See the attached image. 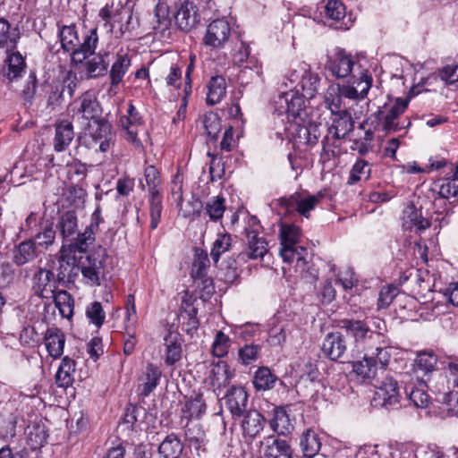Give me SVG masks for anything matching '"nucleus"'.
<instances>
[{
  "instance_id": "nucleus-25",
  "label": "nucleus",
  "mask_w": 458,
  "mask_h": 458,
  "mask_svg": "<svg viewBox=\"0 0 458 458\" xmlns=\"http://www.w3.org/2000/svg\"><path fill=\"white\" fill-rule=\"evenodd\" d=\"M408 100L397 98L394 104L390 107L388 113L384 117L383 129L386 132L397 131L400 130L395 120L406 110Z\"/></svg>"
},
{
  "instance_id": "nucleus-28",
  "label": "nucleus",
  "mask_w": 458,
  "mask_h": 458,
  "mask_svg": "<svg viewBox=\"0 0 458 458\" xmlns=\"http://www.w3.org/2000/svg\"><path fill=\"white\" fill-rule=\"evenodd\" d=\"M324 101L327 108L331 111L332 114H341L342 112L348 111L344 102V96L340 92V85H331L324 98Z\"/></svg>"
},
{
  "instance_id": "nucleus-43",
  "label": "nucleus",
  "mask_w": 458,
  "mask_h": 458,
  "mask_svg": "<svg viewBox=\"0 0 458 458\" xmlns=\"http://www.w3.org/2000/svg\"><path fill=\"white\" fill-rule=\"evenodd\" d=\"M165 342L166 345L165 362L172 366L182 358V344L176 336L171 335L165 338Z\"/></svg>"
},
{
  "instance_id": "nucleus-16",
  "label": "nucleus",
  "mask_w": 458,
  "mask_h": 458,
  "mask_svg": "<svg viewBox=\"0 0 458 458\" xmlns=\"http://www.w3.org/2000/svg\"><path fill=\"white\" fill-rule=\"evenodd\" d=\"M225 405L233 416L241 417L246 411L248 394L242 386H232L226 393Z\"/></svg>"
},
{
  "instance_id": "nucleus-36",
  "label": "nucleus",
  "mask_w": 458,
  "mask_h": 458,
  "mask_svg": "<svg viewBox=\"0 0 458 458\" xmlns=\"http://www.w3.org/2000/svg\"><path fill=\"white\" fill-rule=\"evenodd\" d=\"M182 312L180 319L182 320V325L188 334L196 331L199 327V322L197 318L198 310L193 306L191 300L184 299L182 305Z\"/></svg>"
},
{
  "instance_id": "nucleus-21",
  "label": "nucleus",
  "mask_w": 458,
  "mask_h": 458,
  "mask_svg": "<svg viewBox=\"0 0 458 458\" xmlns=\"http://www.w3.org/2000/svg\"><path fill=\"white\" fill-rule=\"evenodd\" d=\"M335 115V117L333 119V123L329 128V133L335 139H344L353 130L354 122L349 111Z\"/></svg>"
},
{
  "instance_id": "nucleus-11",
  "label": "nucleus",
  "mask_w": 458,
  "mask_h": 458,
  "mask_svg": "<svg viewBox=\"0 0 458 458\" xmlns=\"http://www.w3.org/2000/svg\"><path fill=\"white\" fill-rule=\"evenodd\" d=\"M56 279L58 282L73 281L80 267L75 266V255L72 248L63 245L59 251Z\"/></svg>"
},
{
  "instance_id": "nucleus-33",
  "label": "nucleus",
  "mask_w": 458,
  "mask_h": 458,
  "mask_svg": "<svg viewBox=\"0 0 458 458\" xmlns=\"http://www.w3.org/2000/svg\"><path fill=\"white\" fill-rule=\"evenodd\" d=\"M19 415L17 409L13 404L7 403L3 407L0 411V426L4 429L6 435L15 436Z\"/></svg>"
},
{
  "instance_id": "nucleus-14",
  "label": "nucleus",
  "mask_w": 458,
  "mask_h": 458,
  "mask_svg": "<svg viewBox=\"0 0 458 458\" xmlns=\"http://www.w3.org/2000/svg\"><path fill=\"white\" fill-rule=\"evenodd\" d=\"M33 288L41 298H51L55 291V275L53 267L39 268L33 276Z\"/></svg>"
},
{
  "instance_id": "nucleus-61",
  "label": "nucleus",
  "mask_w": 458,
  "mask_h": 458,
  "mask_svg": "<svg viewBox=\"0 0 458 458\" xmlns=\"http://www.w3.org/2000/svg\"><path fill=\"white\" fill-rule=\"evenodd\" d=\"M325 10L327 16L334 21H339L345 13L344 4L338 0H328Z\"/></svg>"
},
{
  "instance_id": "nucleus-7",
  "label": "nucleus",
  "mask_w": 458,
  "mask_h": 458,
  "mask_svg": "<svg viewBox=\"0 0 458 458\" xmlns=\"http://www.w3.org/2000/svg\"><path fill=\"white\" fill-rule=\"evenodd\" d=\"M325 194L321 191L314 195L296 192L288 198L280 199L279 204L281 207L284 208L287 212L296 211L301 216L308 218L310 217V211L321 202Z\"/></svg>"
},
{
  "instance_id": "nucleus-15",
  "label": "nucleus",
  "mask_w": 458,
  "mask_h": 458,
  "mask_svg": "<svg viewBox=\"0 0 458 458\" xmlns=\"http://www.w3.org/2000/svg\"><path fill=\"white\" fill-rule=\"evenodd\" d=\"M177 29H194L199 23L197 6L190 1H184L174 14Z\"/></svg>"
},
{
  "instance_id": "nucleus-30",
  "label": "nucleus",
  "mask_w": 458,
  "mask_h": 458,
  "mask_svg": "<svg viewBox=\"0 0 458 458\" xmlns=\"http://www.w3.org/2000/svg\"><path fill=\"white\" fill-rule=\"evenodd\" d=\"M161 370L155 365L149 363L147 365L145 372L141 377L142 383L140 385V394L148 396L158 385L161 377Z\"/></svg>"
},
{
  "instance_id": "nucleus-29",
  "label": "nucleus",
  "mask_w": 458,
  "mask_h": 458,
  "mask_svg": "<svg viewBox=\"0 0 458 458\" xmlns=\"http://www.w3.org/2000/svg\"><path fill=\"white\" fill-rule=\"evenodd\" d=\"M75 361L68 356L63 358L55 375V383L60 387H68L73 382Z\"/></svg>"
},
{
  "instance_id": "nucleus-23",
  "label": "nucleus",
  "mask_w": 458,
  "mask_h": 458,
  "mask_svg": "<svg viewBox=\"0 0 458 458\" xmlns=\"http://www.w3.org/2000/svg\"><path fill=\"white\" fill-rule=\"evenodd\" d=\"M233 372L225 361H218L214 364L210 371V383L215 389L227 386L233 377Z\"/></svg>"
},
{
  "instance_id": "nucleus-53",
  "label": "nucleus",
  "mask_w": 458,
  "mask_h": 458,
  "mask_svg": "<svg viewBox=\"0 0 458 458\" xmlns=\"http://www.w3.org/2000/svg\"><path fill=\"white\" fill-rule=\"evenodd\" d=\"M231 30H207L203 41L206 46L217 48L222 47L228 40Z\"/></svg>"
},
{
  "instance_id": "nucleus-20",
  "label": "nucleus",
  "mask_w": 458,
  "mask_h": 458,
  "mask_svg": "<svg viewBox=\"0 0 458 458\" xmlns=\"http://www.w3.org/2000/svg\"><path fill=\"white\" fill-rule=\"evenodd\" d=\"M264 455L266 458H293V450L285 440L271 436L266 439Z\"/></svg>"
},
{
  "instance_id": "nucleus-12",
  "label": "nucleus",
  "mask_w": 458,
  "mask_h": 458,
  "mask_svg": "<svg viewBox=\"0 0 458 458\" xmlns=\"http://www.w3.org/2000/svg\"><path fill=\"white\" fill-rule=\"evenodd\" d=\"M321 351L331 360H340L347 351L344 335L340 332L327 334L323 340Z\"/></svg>"
},
{
  "instance_id": "nucleus-37",
  "label": "nucleus",
  "mask_w": 458,
  "mask_h": 458,
  "mask_svg": "<svg viewBox=\"0 0 458 458\" xmlns=\"http://www.w3.org/2000/svg\"><path fill=\"white\" fill-rule=\"evenodd\" d=\"M226 93L225 79L223 76H213L208 83L207 96L208 105L213 106L219 103Z\"/></svg>"
},
{
  "instance_id": "nucleus-54",
  "label": "nucleus",
  "mask_w": 458,
  "mask_h": 458,
  "mask_svg": "<svg viewBox=\"0 0 458 458\" xmlns=\"http://www.w3.org/2000/svg\"><path fill=\"white\" fill-rule=\"evenodd\" d=\"M202 123L208 136L211 140L216 139L221 130V121L218 115L213 112H209L204 115Z\"/></svg>"
},
{
  "instance_id": "nucleus-19",
  "label": "nucleus",
  "mask_w": 458,
  "mask_h": 458,
  "mask_svg": "<svg viewBox=\"0 0 458 458\" xmlns=\"http://www.w3.org/2000/svg\"><path fill=\"white\" fill-rule=\"evenodd\" d=\"M45 344L48 354L53 359L62 356L65 344V335L64 332L57 327H50L45 334Z\"/></svg>"
},
{
  "instance_id": "nucleus-45",
  "label": "nucleus",
  "mask_w": 458,
  "mask_h": 458,
  "mask_svg": "<svg viewBox=\"0 0 458 458\" xmlns=\"http://www.w3.org/2000/svg\"><path fill=\"white\" fill-rule=\"evenodd\" d=\"M148 209L150 217V228L154 230L158 226L161 220L163 211L161 194H157L154 192L152 195H149Z\"/></svg>"
},
{
  "instance_id": "nucleus-56",
  "label": "nucleus",
  "mask_w": 458,
  "mask_h": 458,
  "mask_svg": "<svg viewBox=\"0 0 458 458\" xmlns=\"http://www.w3.org/2000/svg\"><path fill=\"white\" fill-rule=\"evenodd\" d=\"M144 177L148 186L149 195L154 192L160 194L158 186L160 184L159 172L154 165H148L144 170Z\"/></svg>"
},
{
  "instance_id": "nucleus-18",
  "label": "nucleus",
  "mask_w": 458,
  "mask_h": 458,
  "mask_svg": "<svg viewBox=\"0 0 458 458\" xmlns=\"http://www.w3.org/2000/svg\"><path fill=\"white\" fill-rule=\"evenodd\" d=\"M40 251L35 240L27 239L15 246L13 251V261L16 266H23L38 257Z\"/></svg>"
},
{
  "instance_id": "nucleus-32",
  "label": "nucleus",
  "mask_w": 458,
  "mask_h": 458,
  "mask_svg": "<svg viewBox=\"0 0 458 458\" xmlns=\"http://www.w3.org/2000/svg\"><path fill=\"white\" fill-rule=\"evenodd\" d=\"M55 307L63 318H71L73 315L74 301L72 295L65 290L55 291L51 294Z\"/></svg>"
},
{
  "instance_id": "nucleus-3",
  "label": "nucleus",
  "mask_w": 458,
  "mask_h": 458,
  "mask_svg": "<svg viewBox=\"0 0 458 458\" xmlns=\"http://www.w3.org/2000/svg\"><path fill=\"white\" fill-rule=\"evenodd\" d=\"M301 235V233L299 226L282 224L279 231L281 244L279 253L284 262L292 263L296 260L297 267L304 270L306 266L304 253H306V249L297 246Z\"/></svg>"
},
{
  "instance_id": "nucleus-63",
  "label": "nucleus",
  "mask_w": 458,
  "mask_h": 458,
  "mask_svg": "<svg viewBox=\"0 0 458 458\" xmlns=\"http://www.w3.org/2000/svg\"><path fill=\"white\" fill-rule=\"evenodd\" d=\"M18 30H0V48L13 49L20 36Z\"/></svg>"
},
{
  "instance_id": "nucleus-49",
  "label": "nucleus",
  "mask_w": 458,
  "mask_h": 458,
  "mask_svg": "<svg viewBox=\"0 0 458 458\" xmlns=\"http://www.w3.org/2000/svg\"><path fill=\"white\" fill-rule=\"evenodd\" d=\"M225 210V199L223 197L217 196L207 201L204 211L210 220L217 221L223 217Z\"/></svg>"
},
{
  "instance_id": "nucleus-60",
  "label": "nucleus",
  "mask_w": 458,
  "mask_h": 458,
  "mask_svg": "<svg viewBox=\"0 0 458 458\" xmlns=\"http://www.w3.org/2000/svg\"><path fill=\"white\" fill-rule=\"evenodd\" d=\"M398 293V288L394 285L384 286L378 295V309L387 308Z\"/></svg>"
},
{
  "instance_id": "nucleus-6",
  "label": "nucleus",
  "mask_w": 458,
  "mask_h": 458,
  "mask_svg": "<svg viewBox=\"0 0 458 458\" xmlns=\"http://www.w3.org/2000/svg\"><path fill=\"white\" fill-rule=\"evenodd\" d=\"M250 227L245 228V234L248 241L247 248L237 255V259L247 262L249 259H262L267 252V242L259 235V223L255 218H250Z\"/></svg>"
},
{
  "instance_id": "nucleus-52",
  "label": "nucleus",
  "mask_w": 458,
  "mask_h": 458,
  "mask_svg": "<svg viewBox=\"0 0 458 458\" xmlns=\"http://www.w3.org/2000/svg\"><path fill=\"white\" fill-rule=\"evenodd\" d=\"M232 245V236L229 233L218 234L213 243L210 252L211 258L215 263H217L221 255L227 251Z\"/></svg>"
},
{
  "instance_id": "nucleus-1",
  "label": "nucleus",
  "mask_w": 458,
  "mask_h": 458,
  "mask_svg": "<svg viewBox=\"0 0 458 458\" xmlns=\"http://www.w3.org/2000/svg\"><path fill=\"white\" fill-rule=\"evenodd\" d=\"M338 327L353 341L358 352L372 351L377 340L384 337L387 331L386 321L376 316L364 319L344 318Z\"/></svg>"
},
{
  "instance_id": "nucleus-24",
  "label": "nucleus",
  "mask_w": 458,
  "mask_h": 458,
  "mask_svg": "<svg viewBox=\"0 0 458 458\" xmlns=\"http://www.w3.org/2000/svg\"><path fill=\"white\" fill-rule=\"evenodd\" d=\"M264 418L256 410L247 411L242 421V428L244 436L254 438L258 436L264 427Z\"/></svg>"
},
{
  "instance_id": "nucleus-8",
  "label": "nucleus",
  "mask_w": 458,
  "mask_h": 458,
  "mask_svg": "<svg viewBox=\"0 0 458 458\" xmlns=\"http://www.w3.org/2000/svg\"><path fill=\"white\" fill-rule=\"evenodd\" d=\"M354 66V59L351 53L336 47L327 55L326 70L335 79H344L350 75Z\"/></svg>"
},
{
  "instance_id": "nucleus-5",
  "label": "nucleus",
  "mask_w": 458,
  "mask_h": 458,
  "mask_svg": "<svg viewBox=\"0 0 458 458\" xmlns=\"http://www.w3.org/2000/svg\"><path fill=\"white\" fill-rule=\"evenodd\" d=\"M81 127L84 130L85 141L89 148L101 152L107 151L111 140V124L105 118Z\"/></svg>"
},
{
  "instance_id": "nucleus-55",
  "label": "nucleus",
  "mask_w": 458,
  "mask_h": 458,
  "mask_svg": "<svg viewBox=\"0 0 458 458\" xmlns=\"http://www.w3.org/2000/svg\"><path fill=\"white\" fill-rule=\"evenodd\" d=\"M230 347V338L222 331H217L212 344V352L216 357L221 358L227 354Z\"/></svg>"
},
{
  "instance_id": "nucleus-26",
  "label": "nucleus",
  "mask_w": 458,
  "mask_h": 458,
  "mask_svg": "<svg viewBox=\"0 0 458 458\" xmlns=\"http://www.w3.org/2000/svg\"><path fill=\"white\" fill-rule=\"evenodd\" d=\"M300 446L303 455L307 458L315 456L321 448L318 435L312 429L305 430L300 437Z\"/></svg>"
},
{
  "instance_id": "nucleus-9",
  "label": "nucleus",
  "mask_w": 458,
  "mask_h": 458,
  "mask_svg": "<svg viewBox=\"0 0 458 458\" xmlns=\"http://www.w3.org/2000/svg\"><path fill=\"white\" fill-rule=\"evenodd\" d=\"M399 402L400 393L397 381L392 377H386L375 392L372 400L373 405L390 410L396 408Z\"/></svg>"
},
{
  "instance_id": "nucleus-48",
  "label": "nucleus",
  "mask_w": 458,
  "mask_h": 458,
  "mask_svg": "<svg viewBox=\"0 0 458 458\" xmlns=\"http://www.w3.org/2000/svg\"><path fill=\"white\" fill-rule=\"evenodd\" d=\"M371 165L364 159H358L352 165L349 183L354 184L361 180H368L370 176Z\"/></svg>"
},
{
  "instance_id": "nucleus-4",
  "label": "nucleus",
  "mask_w": 458,
  "mask_h": 458,
  "mask_svg": "<svg viewBox=\"0 0 458 458\" xmlns=\"http://www.w3.org/2000/svg\"><path fill=\"white\" fill-rule=\"evenodd\" d=\"M72 117L81 126L103 118L102 107L97 97L89 92H85L76 98L69 106Z\"/></svg>"
},
{
  "instance_id": "nucleus-51",
  "label": "nucleus",
  "mask_w": 458,
  "mask_h": 458,
  "mask_svg": "<svg viewBox=\"0 0 458 458\" xmlns=\"http://www.w3.org/2000/svg\"><path fill=\"white\" fill-rule=\"evenodd\" d=\"M7 77L9 80H13L23 72L25 68V61L22 55L19 53H13L7 57Z\"/></svg>"
},
{
  "instance_id": "nucleus-39",
  "label": "nucleus",
  "mask_w": 458,
  "mask_h": 458,
  "mask_svg": "<svg viewBox=\"0 0 458 458\" xmlns=\"http://www.w3.org/2000/svg\"><path fill=\"white\" fill-rule=\"evenodd\" d=\"M437 362V358L433 352H420L414 360V371L427 375L435 370Z\"/></svg>"
},
{
  "instance_id": "nucleus-13",
  "label": "nucleus",
  "mask_w": 458,
  "mask_h": 458,
  "mask_svg": "<svg viewBox=\"0 0 458 458\" xmlns=\"http://www.w3.org/2000/svg\"><path fill=\"white\" fill-rule=\"evenodd\" d=\"M99 16L106 21L104 26H110L111 29L118 27L119 29H135L138 27L139 19L130 11L123 10L118 13L111 15L108 6H105L99 12Z\"/></svg>"
},
{
  "instance_id": "nucleus-17",
  "label": "nucleus",
  "mask_w": 458,
  "mask_h": 458,
  "mask_svg": "<svg viewBox=\"0 0 458 458\" xmlns=\"http://www.w3.org/2000/svg\"><path fill=\"white\" fill-rule=\"evenodd\" d=\"M74 139L73 125L68 120L55 123L53 148L56 152L65 151Z\"/></svg>"
},
{
  "instance_id": "nucleus-40",
  "label": "nucleus",
  "mask_w": 458,
  "mask_h": 458,
  "mask_svg": "<svg viewBox=\"0 0 458 458\" xmlns=\"http://www.w3.org/2000/svg\"><path fill=\"white\" fill-rule=\"evenodd\" d=\"M270 426L273 430L279 435H287L293 428L289 415L284 408L275 409L274 417L270 422Z\"/></svg>"
},
{
  "instance_id": "nucleus-34",
  "label": "nucleus",
  "mask_w": 458,
  "mask_h": 458,
  "mask_svg": "<svg viewBox=\"0 0 458 458\" xmlns=\"http://www.w3.org/2000/svg\"><path fill=\"white\" fill-rule=\"evenodd\" d=\"M57 228L64 240L73 237L78 230V218L74 211L63 213L58 220Z\"/></svg>"
},
{
  "instance_id": "nucleus-44",
  "label": "nucleus",
  "mask_w": 458,
  "mask_h": 458,
  "mask_svg": "<svg viewBox=\"0 0 458 458\" xmlns=\"http://www.w3.org/2000/svg\"><path fill=\"white\" fill-rule=\"evenodd\" d=\"M209 259L207 253L201 251L195 255L191 276L194 282H198V279H201L207 276V271L209 267Z\"/></svg>"
},
{
  "instance_id": "nucleus-38",
  "label": "nucleus",
  "mask_w": 458,
  "mask_h": 458,
  "mask_svg": "<svg viewBox=\"0 0 458 458\" xmlns=\"http://www.w3.org/2000/svg\"><path fill=\"white\" fill-rule=\"evenodd\" d=\"M353 371L363 378H370L375 376L377 366L373 350L365 352L363 359L353 364Z\"/></svg>"
},
{
  "instance_id": "nucleus-57",
  "label": "nucleus",
  "mask_w": 458,
  "mask_h": 458,
  "mask_svg": "<svg viewBox=\"0 0 458 458\" xmlns=\"http://www.w3.org/2000/svg\"><path fill=\"white\" fill-rule=\"evenodd\" d=\"M86 315L89 321L97 327H100L103 325L106 318L102 305L98 301H94L87 307Z\"/></svg>"
},
{
  "instance_id": "nucleus-46",
  "label": "nucleus",
  "mask_w": 458,
  "mask_h": 458,
  "mask_svg": "<svg viewBox=\"0 0 458 458\" xmlns=\"http://www.w3.org/2000/svg\"><path fill=\"white\" fill-rule=\"evenodd\" d=\"M94 242V230L91 227H86L83 233L77 234L75 242L66 246V248H72L73 254L75 251L85 252Z\"/></svg>"
},
{
  "instance_id": "nucleus-62",
  "label": "nucleus",
  "mask_w": 458,
  "mask_h": 458,
  "mask_svg": "<svg viewBox=\"0 0 458 458\" xmlns=\"http://www.w3.org/2000/svg\"><path fill=\"white\" fill-rule=\"evenodd\" d=\"M319 78L317 74L307 73L301 78V87L303 91L309 96V98H312L314 94L317 92L319 85Z\"/></svg>"
},
{
  "instance_id": "nucleus-27",
  "label": "nucleus",
  "mask_w": 458,
  "mask_h": 458,
  "mask_svg": "<svg viewBox=\"0 0 458 458\" xmlns=\"http://www.w3.org/2000/svg\"><path fill=\"white\" fill-rule=\"evenodd\" d=\"M109 54H98L85 63V70L89 78L103 76L107 72Z\"/></svg>"
},
{
  "instance_id": "nucleus-35",
  "label": "nucleus",
  "mask_w": 458,
  "mask_h": 458,
  "mask_svg": "<svg viewBox=\"0 0 458 458\" xmlns=\"http://www.w3.org/2000/svg\"><path fill=\"white\" fill-rule=\"evenodd\" d=\"M207 410L206 400L203 396V394H195L194 397H191L188 400L184 407L182 408V412L184 413L185 418L189 420L192 419L200 418Z\"/></svg>"
},
{
  "instance_id": "nucleus-31",
  "label": "nucleus",
  "mask_w": 458,
  "mask_h": 458,
  "mask_svg": "<svg viewBox=\"0 0 458 458\" xmlns=\"http://www.w3.org/2000/svg\"><path fill=\"white\" fill-rule=\"evenodd\" d=\"M131 65V58L126 53H117L115 60L111 67L109 75L111 84L117 85L122 81Z\"/></svg>"
},
{
  "instance_id": "nucleus-64",
  "label": "nucleus",
  "mask_w": 458,
  "mask_h": 458,
  "mask_svg": "<svg viewBox=\"0 0 458 458\" xmlns=\"http://www.w3.org/2000/svg\"><path fill=\"white\" fill-rule=\"evenodd\" d=\"M439 76L441 80L447 84H454L458 81V64L453 63L445 65L440 71Z\"/></svg>"
},
{
  "instance_id": "nucleus-50",
  "label": "nucleus",
  "mask_w": 458,
  "mask_h": 458,
  "mask_svg": "<svg viewBox=\"0 0 458 458\" xmlns=\"http://www.w3.org/2000/svg\"><path fill=\"white\" fill-rule=\"evenodd\" d=\"M438 193L444 199H449L458 194V176L453 174L450 178L439 179L436 182Z\"/></svg>"
},
{
  "instance_id": "nucleus-59",
  "label": "nucleus",
  "mask_w": 458,
  "mask_h": 458,
  "mask_svg": "<svg viewBox=\"0 0 458 458\" xmlns=\"http://www.w3.org/2000/svg\"><path fill=\"white\" fill-rule=\"evenodd\" d=\"M140 412H144V409L130 404L126 410L123 419V424L126 426L127 429L133 430L136 428L138 417Z\"/></svg>"
},
{
  "instance_id": "nucleus-47",
  "label": "nucleus",
  "mask_w": 458,
  "mask_h": 458,
  "mask_svg": "<svg viewBox=\"0 0 458 458\" xmlns=\"http://www.w3.org/2000/svg\"><path fill=\"white\" fill-rule=\"evenodd\" d=\"M233 63L239 67L250 69L259 65L257 58L250 55V47L244 42H242L240 49L233 55Z\"/></svg>"
},
{
  "instance_id": "nucleus-41",
  "label": "nucleus",
  "mask_w": 458,
  "mask_h": 458,
  "mask_svg": "<svg viewBox=\"0 0 458 458\" xmlns=\"http://www.w3.org/2000/svg\"><path fill=\"white\" fill-rule=\"evenodd\" d=\"M30 239L35 240V243L38 248L47 250L55 242V230L54 229V224L47 221L42 224L40 230L31 237Z\"/></svg>"
},
{
  "instance_id": "nucleus-22",
  "label": "nucleus",
  "mask_w": 458,
  "mask_h": 458,
  "mask_svg": "<svg viewBox=\"0 0 458 458\" xmlns=\"http://www.w3.org/2000/svg\"><path fill=\"white\" fill-rule=\"evenodd\" d=\"M182 450L183 444L174 433L167 435L157 449L159 458H181Z\"/></svg>"
},
{
  "instance_id": "nucleus-42",
  "label": "nucleus",
  "mask_w": 458,
  "mask_h": 458,
  "mask_svg": "<svg viewBox=\"0 0 458 458\" xmlns=\"http://www.w3.org/2000/svg\"><path fill=\"white\" fill-rule=\"evenodd\" d=\"M277 380L267 367H260L257 369L253 378V385L258 391L272 389Z\"/></svg>"
},
{
  "instance_id": "nucleus-2",
  "label": "nucleus",
  "mask_w": 458,
  "mask_h": 458,
  "mask_svg": "<svg viewBox=\"0 0 458 458\" xmlns=\"http://www.w3.org/2000/svg\"><path fill=\"white\" fill-rule=\"evenodd\" d=\"M62 47L72 53V61L82 64L92 55L98 40L97 30H58Z\"/></svg>"
},
{
  "instance_id": "nucleus-58",
  "label": "nucleus",
  "mask_w": 458,
  "mask_h": 458,
  "mask_svg": "<svg viewBox=\"0 0 458 458\" xmlns=\"http://www.w3.org/2000/svg\"><path fill=\"white\" fill-rule=\"evenodd\" d=\"M260 351V345L250 344L241 348L238 352V355L242 364L249 365L258 359Z\"/></svg>"
},
{
  "instance_id": "nucleus-10",
  "label": "nucleus",
  "mask_w": 458,
  "mask_h": 458,
  "mask_svg": "<svg viewBox=\"0 0 458 458\" xmlns=\"http://www.w3.org/2000/svg\"><path fill=\"white\" fill-rule=\"evenodd\" d=\"M106 256V250L102 253L89 254L84 262H82L80 270L89 285H100L101 278L104 276V258Z\"/></svg>"
}]
</instances>
